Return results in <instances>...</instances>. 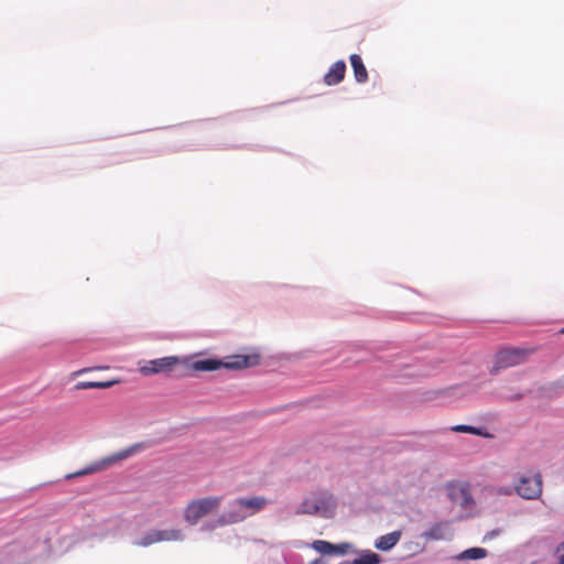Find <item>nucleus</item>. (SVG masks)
<instances>
[{"label": "nucleus", "mask_w": 564, "mask_h": 564, "mask_svg": "<svg viewBox=\"0 0 564 564\" xmlns=\"http://www.w3.org/2000/svg\"><path fill=\"white\" fill-rule=\"evenodd\" d=\"M259 364L258 355H235L225 360L218 358L196 359L195 356H166L145 361L139 369L142 376H153L158 373H170L178 367L187 371H215L220 368L228 370H240L250 368Z\"/></svg>", "instance_id": "obj_1"}, {"label": "nucleus", "mask_w": 564, "mask_h": 564, "mask_svg": "<svg viewBox=\"0 0 564 564\" xmlns=\"http://www.w3.org/2000/svg\"><path fill=\"white\" fill-rule=\"evenodd\" d=\"M337 500L333 494L327 490H317L308 494L295 508L297 516H317L329 519L336 512Z\"/></svg>", "instance_id": "obj_2"}, {"label": "nucleus", "mask_w": 564, "mask_h": 564, "mask_svg": "<svg viewBox=\"0 0 564 564\" xmlns=\"http://www.w3.org/2000/svg\"><path fill=\"white\" fill-rule=\"evenodd\" d=\"M145 448H148V444L147 443H135L118 453H115L112 455H109V456H106L99 460H96L94 463H91L90 465L86 466L85 468L80 469V470H77L75 473H72V474H67L65 476V479L66 480H72V479H75L77 477H83V476H86V475H91V474H95V473H99V471H102L107 468H109L110 466L115 465L116 463L118 462H121V460H124L142 451H144Z\"/></svg>", "instance_id": "obj_3"}, {"label": "nucleus", "mask_w": 564, "mask_h": 564, "mask_svg": "<svg viewBox=\"0 0 564 564\" xmlns=\"http://www.w3.org/2000/svg\"><path fill=\"white\" fill-rule=\"evenodd\" d=\"M223 501L220 496H208L194 499L184 509V520L189 525H196L203 518L218 510Z\"/></svg>", "instance_id": "obj_4"}, {"label": "nucleus", "mask_w": 564, "mask_h": 564, "mask_svg": "<svg viewBox=\"0 0 564 564\" xmlns=\"http://www.w3.org/2000/svg\"><path fill=\"white\" fill-rule=\"evenodd\" d=\"M528 350L521 348L501 349L496 356V362L490 370L491 375L498 373L500 369L520 365L525 360Z\"/></svg>", "instance_id": "obj_5"}, {"label": "nucleus", "mask_w": 564, "mask_h": 564, "mask_svg": "<svg viewBox=\"0 0 564 564\" xmlns=\"http://www.w3.org/2000/svg\"><path fill=\"white\" fill-rule=\"evenodd\" d=\"M517 494L528 500L536 499L542 494V478L540 474L523 476L516 486Z\"/></svg>", "instance_id": "obj_6"}, {"label": "nucleus", "mask_w": 564, "mask_h": 564, "mask_svg": "<svg viewBox=\"0 0 564 564\" xmlns=\"http://www.w3.org/2000/svg\"><path fill=\"white\" fill-rule=\"evenodd\" d=\"M454 532L449 522H437L429 530L422 533V538L427 541H448L453 538Z\"/></svg>", "instance_id": "obj_7"}, {"label": "nucleus", "mask_w": 564, "mask_h": 564, "mask_svg": "<svg viewBox=\"0 0 564 564\" xmlns=\"http://www.w3.org/2000/svg\"><path fill=\"white\" fill-rule=\"evenodd\" d=\"M221 517L223 523H226L227 525L236 524L247 519L242 510V505L238 498L232 499L227 503Z\"/></svg>", "instance_id": "obj_8"}, {"label": "nucleus", "mask_w": 564, "mask_h": 564, "mask_svg": "<svg viewBox=\"0 0 564 564\" xmlns=\"http://www.w3.org/2000/svg\"><path fill=\"white\" fill-rule=\"evenodd\" d=\"M346 68V63L343 59L332 64L327 73L324 75V84L327 86H336L340 84L345 78Z\"/></svg>", "instance_id": "obj_9"}, {"label": "nucleus", "mask_w": 564, "mask_h": 564, "mask_svg": "<svg viewBox=\"0 0 564 564\" xmlns=\"http://www.w3.org/2000/svg\"><path fill=\"white\" fill-rule=\"evenodd\" d=\"M238 499L242 505L246 518L260 512L268 503L267 499L262 496L240 497Z\"/></svg>", "instance_id": "obj_10"}, {"label": "nucleus", "mask_w": 564, "mask_h": 564, "mask_svg": "<svg viewBox=\"0 0 564 564\" xmlns=\"http://www.w3.org/2000/svg\"><path fill=\"white\" fill-rule=\"evenodd\" d=\"M401 531H392L388 534L381 535L375 541V547L388 552L392 550L401 539Z\"/></svg>", "instance_id": "obj_11"}, {"label": "nucleus", "mask_w": 564, "mask_h": 564, "mask_svg": "<svg viewBox=\"0 0 564 564\" xmlns=\"http://www.w3.org/2000/svg\"><path fill=\"white\" fill-rule=\"evenodd\" d=\"M350 64L354 70L355 79L358 84H364L368 80V72L362 62V58L358 54H351Z\"/></svg>", "instance_id": "obj_12"}, {"label": "nucleus", "mask_w": 564, "mask_h": 564, "mask_svg": "<svg viewBox=\"0 0 564 564\" xmlns=\"http://www.w3.org/2000/svg\"><path fill=\"white\" fill-rule=\"evenodd\" d=\"M161 542L160 529H150L133 541L137 546L147 547Z\"/></svg>", "instance_id": "obj_13"}, {"label": "nucleus", "mask_w": 564, "mask_h": 564, "mask_svg": "<svg viewBox=\"0 0 564 564\" xmlns=\"http://www.w3.org/2000/svg\"><path fill=\"white\" fill-rule=\"evenodd\" d=\"M354 553L358 554L359 556L354 558L351 561V564H381L382 557L370 551V550H362V551H354Z\"/></svg>", "instance_id": "obj_14"}, {"label": "nucleus", "mask_w": 564, "mask_h": 564, "mask_svg": "<svg viewBox=\"0 0 564 564\" xmlns=\"http://www.w3.org/2000/svg\"><path fill=\"white\" fill-rule=\"evenodd\" d=\"M451 430L453 432L468 433V434L481 436L485 438L492 437V435L488 432V430L485 426H473V425H467V424H458V425L452 426Z\"/></svg>", "instance_id": "obj_15"}, {"label": "nucleus", "mask_w": 564, "mask_h": 564, "mask_svg": "<svg viewBox=\"0 0 564 564\" xmlns=\"http://www.w3.org/2000/svg\"><path fill=\"white\" fill-rule=\"evenodd\" d=\"M488 554L486 549L482 547H469L467 550H464L463 552L458 553L455 556L456 561L464 562V561H475L486 557Z\"/></svg>", "instance_id": "obj_16"}, {"label": "nucleus", "mask_w": 564, "mask_h": 564, "mask_svg": "<svg viewBox=\"0 0 564 564\" xmlns=\"http://www.w3.org/2000/svg\"><path fill=\"white\" fill-rule=\"evenodd\" d=\"M161 542H183L186 534L182 529L169 528L160 529Z\"/></svg>", "instance_id": "obj_17"}, {"label": "nucleus", "mask_w": 564, "mask_h": 564, "mask_svg": "<svg viewBox=\"0 0 564 564\" xmlns=\"http://www.w3.org/2000/svg\"><path fill=\"white\" fill-rule=\"evenodd\" d=\"M564 390V376L557 381L550 382L543 386L540 390L541 395L544 398H554Z\"/></svg>", "instance_id": "obj_18"}, {"label": "nucleus", "mask_w": 564, "mask_h": 564, "mask_svg": "<svg viewBox=\"0 0 564 564\" xmlns=\"http://www.w3.org/2000/svg\"><path fill=\"white\" fill-rule=\"evenodd\" d=\"M449 497L453 502L458 503L464 508H468L473 501L471 496L465 488L451 490Z\"/></svg>", "instance_id": "obj_19"}, {"label": "nucleus", "mask_w": 564, "mask_h": 564, "mask_svg": "<svg viewBox=\"0 0 564 564\" xmlns=\"http://www.w3.org/2000/svg\"><path fill=\"white\" fill-rule=\"evenodd\" d=\"M118 381H82L76 384L77 390H86V389H107L115 386Z\"/></svg>", "instance_id": "obj_20"}, {"label": "nucleus", "mask_w": 564, "mask_h": 564, "mask_svg": "<svg viewBox=\"0 0 564 564\" xmlns=\"http://www.w3.org/2000/svg\"><path fill=\"white\" fill-rule=\"evenodd\" d=\"M310 547L322 555H332L333 543L325 540H315L310 544Z\"/></svg>", "instance_id": "obj_21"}, {"label": "nucleus", "mask_w": 564, "mask_h": 564, "mask_svg": "<svg viewBox=\"0 0 564 564\" xmlns=\"http://www.w3.org/2000/svg\"><path fill=\"white\" fill-rule=\"evenodd\" d=\"M354 551H356V550L354 549L352 544H350L348 542H343L339 544L333 543L332 555H346L349 552H354Z\"/></svg>", "instance_id": "obj_22"}, {"label": "nucleus", "mask_w": 564, "mask_h": 564, "mask_svg": "<svg viewBox=\"0 0 564 564\" xmlns=\"http://www.w3.org/2000/svg\"><path fill=\"white\" fill-rule=\"evenodd\" d=\"M226 525V523H223V517L220 514L217 519L205 521L200 527V531H214Z\"/></svg>", "instance_id": "obj_23"}, {"label": "nucleus", "mask_w": 564, "mask_h": 564, "mask_svg": "<svg viewBox=\"0 0 564 564\" xmlns=\"http://www.w3.org/2000/svg\"><path fill=\"white\" fill-rule=\"evenodd\" d=\"M500 534V530L499 529H495L492 531H489L485 534L484 536V541H487V540H492L494 538L498 536Z\"/></svg>", "instance_id": "obj_24"}, {"label": "nucleus", "mask_w": 564, "mask_h": 564, "mask_svg": "<svg viewBox=\"0 0 564 564\" xmlns=\"http://www.w3.org/2000/svg\"><path fill=\"white\" fill-rule=\"evenodd\" d=\"M293 546L296 547V549L310 547V543H306L304 541L297 540V541L293 542Z\"/></svg>", "instance_id": "obj_25"}, {"label": "nucleus", "mask_w": 564, "mask_h": 564, "mask_svg": "<svg viewBox=\"0 0 564 564\" xmlns=\"http://www.w3.org/2000/svg\"><path fill=\"white\" fill-rule=\"evenodd\" d=\"M89 370H91V368H84V369H80V370H78L77 372H75V375H76V376H79V375H82V373H84V372H86V371H89Z\"/></svg>", "instance_id": "obj_26"}, {"label": "nucleus", "mask_w": 564, "mask_h": 564, "mask_svg": "<svg viewBox=\"0 0 564 564\" xmlns=\"http://www.w3.org/2000/svg\"><path fill=\"white\" fill-rule=\"evenodd\" d=\"M308 564H324V561L322 558H315L314 561L310 562Z\"/></svg>", "instance_id": "obj_27"}, {"label": "nucleus", "mask_w": 564, "mask_h": 564, "mask_svg": "<svg viewBox=\"0 0 564 564\" xmlns=\"http://www.w3.org/2000/svg\"><path fill=\"white\" fill-rule=\"evenodd\" d=\"M519 397H520L519 394H516V395L509 397L508 399L509 400H514V399H518Z\"/></svg>", "instance_id": "obj_28"}, {"label": "nucleus", "mask_w": 564, "mask_h": 564, "mask_svg": "<svg viewBox=\"0 0 564 564\" xmlns=\"http://www.w3.org/2000/svg\"><path fill=\"white\" fill-rule=\"evenodd\" d=\"M339 564H351V561H345V562H341Z\"/></svg>", "instance_id": "obj_29"}, {"label": "nucleus", "mask_w": 564, "mask_h": 564, "mask_svg": "<svg viewBox=\"0 0 564 564\" xmlns=\"http://www.w3.org/2000/svg\"><path fill=\"white\" fill-rule=\"evenodd\" d=\"M562 334H564V328L561 330Z\"/></svg>", "instance_id": "obj_30"}]
</instances>
